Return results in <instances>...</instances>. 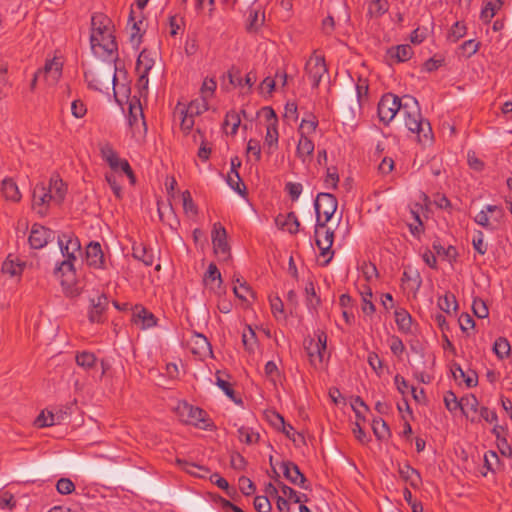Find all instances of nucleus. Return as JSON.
<instances>
[{"instance_id":"obj_1","label":"nucleus","mask_w":512,"mask_h":512,"mask_svg":"<svg viewBox=\"0 0 512 512\" xmlns=\"http://www.w3.org/2000/svg\"><path fill=\"white\" fill-rule=\"evenodd\" d=\"M90 44L93 54L103 62L116 63L118 48L113 35L111 20L102 13L91 18Z\"/></svg>"},{"instance_id":"obj_2","label":"nucleus","mask_w":512,"mask_h":512,"mask_svg":"<svg viewBox=\"0 0 512 512\" xmlns=\"http://www.w3.org/2000/svg\"><path fill=\"white\" fill-rule=\"evenodd\" d=\"M67 192V187L58 175L52 176L49 184L41 182L35 185L32 192V210L39 216L48 214L51 204L60 205Z\"/></svg>"},{"instance_id":"obj_3","label":"nucleus","mask_w":512,"mask_h":512,"mask_svg":"<svg viewBox=\"0 0 512 512\" xmlns=\"http://www.w3.org/2000/svg\"><path fill=\"white\" fill-rule=\"evenodd\" d=\"M401 115L407 129L417 135L420 143H427L432 140V128L430 122L421 115L417 99L410 95L404 96Z\"/></svg>"},{"instance_id":"obj_4","label":"nucleus","mask_w":512,"mask_h":512,"mask_svg":"<svg viewBox=\"0 0 512 512\" xmlns=\"http://www.w3.org/2000/svg\"><path fill=\"white\" fill-rule=\"evenodd\" d=\"M118 66H97L85 72V80L88 86L100 92H108L110 87L115 90L116 72Z\"/></svg>"},{"instance_id":"obj_5","label":"nucleus","mask_w":512,"mask_h":512,"mask_svg":"<svg viewBox=\"0 0 512 512\" xmlns=\"http://www.w3.org/2000/svg\"><path fill=\"white\" fill-rule=\"evenodd\" d=\"M303 345L309 357L310 364L316 369L320 368L325 359H328L330 356L327 351V335L322 330L315 332V338H305Z\"/></svg>"},{"instance_id":"obj_6","label":"nucleus","mask_w":512,"mask_h":512,"mask_svg":"<svg viewBox=\"0 0 512 512\" xmlns=\"http://www.w3.org/2000/svg\"><path fill=\"white\" fill-rule=\"evenodd\" d=\"M338 207L336 197L331 193L321 192L318 193L314 201V208L316 212V232L318 228H325L327 223L331 220Z\"/></svg>"},{"instance_id":"obj_7","label":"nucleus","mask_w":512,"mask_h":512,"mask_svg":"<svg viewBox=\"0 0 512 512\" xmlns=\"http://www.w3.org/2000/svg\"><path fill=\"white\" fill-rule=\"evenodd\" d=\"M403 102L404 96L400 98L393 93L384 94L377 108L379 120L384 125H388L395 118L397 113L401 114Z\"/></svg>"},{"instance_id":"obj_8","label":"nucleus","mask_w":512,"mask_h":512,"mask_svg":"<svg viewBox=\"0 0 512 512\" xmlns=\"http://www.w3.org/2000/svg\"><path fill=\"white\" fill-rule=\"evenodd\" d=\"M76 262L77 260L63 259L55 265L53 275L60 281L65 292L70 291L76 284Z\"/></svg>"},{"instance_id":"obj_9","label":"nucleus","mask_w":512,"mask_h":512,"mask_svg":"<svg viewBox=\"0 0 512 512\" xmlns=\"http://www.w3.org/2000/svg\"><path fill=\"white\" fill-rule=\"evenodd\" d=\"M177 410L181 420L187 424L194 425L201 429H207L210 426L206 412L199 407H194L184 402L179 404Z\"/></svg>"},{"instance_id":"obj_10","label":"nucleus","mask_w":512,"mask_h":512,"mask_svg":"<svg viewBox=\"0 0 512 512\" xmlns=\"http://www.w3.org/2000/svg\"><path fill=\"white\" fill-rule=\"evenodd\" d=\"M57 242L64 259L78 260L81 254V243L73 233H62L57 236Z\"/></svg>"},{"instance_id":"obj_11","label":"nucleus","mask_w":512,"mask_h":512,"mask_svg":"<svg viewBox=\"0 0 512 512\" xmlns=\"http://www.w3.org/2000/svg\"><path fill=\"white\" fill-rule=\"evenodd\" d=\"M316 245L320 250V256L327 257L323 262V266H327L333 256L334 251L331 249L334 241V231L330 228H318V233L315 231Z\"/></svg>"},{"instance_id":"obj_12","label":"nucleus","mask_w":512,"mask_h":512,"mask_svg":"<svg viewBox=\"0 0 512 512\" xmlns=\"http://www.w3.org/2000/svg\"><path fill=\"white\" fill-rule=\"evenodd\" d=\"M55 238V232L41 224H33L28 238L33 249H41Z\"/></svg>"},{"instance_id":"obj_13","label":"nucleus","mask_w":512,"mask_h":512,"mask_svg":"<svg viewBox=\"0 0 512 512\" xmlns=\"http://www.w3.org/2000/svg\"><path fill=\"white\" fill-rule=\"evenodd\" d=\"M284 477L293 485H296L302 489L308 490L309 485L304 474L300 471L297 464L292 461H283L281 463Z\"/></svg>"},{"instance_id":"obj_14","label":"nucleus","mask_w":512,"mask_h":512,"mask_svg":"<svg viewBox=\"0 0 512 512\" xmlns=\"http://www.w3.org/2000/svg\"><path fill=\"white\" fill-rule=\"evenodd\" d=\"M62 75V66H43L33 75L30 83L31 90L35 89L37 81L43 79L48 85L55 84Z\"/></svg>"},{"instance_id":"obj_15","label":"nucleus","mask_w":512,"mask_h":512,"mask_svg":"<svg viewBox=\"0 0 512 512\" xmlns=\"http://www.w3.org/2000/svg\"><path fill=\"white\" fill-rule=\"evenodd\" d=\"M212 244L217 255L222 254L226 259L229 256V245L227 243L226 229L220 224L215 223L212 230Z\"/></svg>"},{"instance_id":"obj_16","label":"nucleus","mask_w":512,"mask_h":512,"mask_svg":"<svg viewBox=\"0 0 512 512\" xmlns=\"http://www.w3.org/2000/svg\"><path fill=\"white\" fill-rule=\"evenodd\" d=\"M87 265L94 269H104L105 259L99 242H90L86 247Z\"/></svg>"},{"instance_id":"obj_17","label":"nucleus","mask_w":512,"mask_h":512,"mask_svg":"<svg viewBox=\"0 0 512 512\" xmlns=\"http://www.w3.org/2000/svg\"><path fill=\"white\" fill-rule=\"evenodd\" d=\"M91 308L88 318L92 323H100L103 321V314L108 307V298L105 294H98L90 300Z\"/></svg>"},{"instance_id":"obj_18","label":"nucleus","mask_w":512,"mask_h":512,"mask_svg":"<svg viewBox=\"0 0 512 512\" xmlns=\"http://www.w3.org/2000/svg\"><path fill=\"white\" fill-rule=\"evenodd\" d=\"M132 321L140 325L141 329H149L157 325L155 315L141 305H136L133 310Z\"/></svg>"},{"instance_id":"obj_19","label":"nucleus","mask_w":512,"mask_h":512,"mask_svg":"<svg viewBox=\"0 0 512 512\" xmlns=\"http://www.w3.org/2000/svg\"><path fill=\"white\" fill-rule=\"evenodd\" d=\"M128 123L133 129L142 126L144 131H146V122L139 100H134L129 103Z\"/></svg>"},{"instance_id":"obj_20","label":"nucleus","mask_w":512,"mask_h":512,"mask_svg":"<svg viewBox=\"0 0 512 512\" xmlns=\"http://www.w3.org/2000/svg\"><path fill=\"white\" fill-rule=\"evenodd\" d=\"M398 472L400 477L409 483V485L417 489L422 484V478L418 470L410 466L408 463L399 465Z\"/></svg>"},{"instance_id":"obj_21","label":"nucleus","mask_w":512,"mask_h":512,"mask_svg":"<svg viewBox=\"0 0 512 512\" xmlns=\"http://www.w3.org/2000/svg\"><path fill=\"white\" fill-rule=\"evenodd\" d=\"M1 193L7 201L19 202L22 198L18 185L14 179L10 177L2 180Z\"/></svg>"},{"instance_id":"obj_22","label":"nucleus","mask_w":512,"mask_h":512,"mask_svg":"<svg viewBox=\"0 0 512 512\" xmlns=\"http://www.w3.org/2000/svg\"><path fill=\"white\" fill-rule=\"evenodd\" d=\"M313 141L305 135V132H301L300 138L296 148V154L305 163L314 152Z\"/></svg>"},{"instance_id":"obj_23","label":"nucleus","mask_w":512,"mask_h":512,"mask_svg":"<svg viewBox=\"0 0 512 512\" xmlns=\"http://www.w3.org/2000/svg\"><path fill=\"white\" fill-rule=\"evenodd\" d=\"M191 351L200 357H204L212 353L211 344L208 339L202 334H194L192 337Z\"/></svg>"},{"instance_id":"obj_24","label":"nucleus","mask_w":512,"mask_h":512,"mask_svg":"<svg viewBox=\"0 0 512 512\" xmlns=\"http://www.w3.org/2000/svg\"><path fill=\"white\" fill-rule=\"evenodd\" d=\"M276 224L282 229H286L290 234L299 232L300 222L294 212H290L286 216H277Z\"/></svg>"},{"instance_id":"obj_25","label":"nucleus","mask_w":512,"mask_h":512,"mask_svg":"<svg viewBox=\"0 0 512 512\" xmlns=\"http://www.w3.org/2000/svg\"><path fill=\"white\" fill-rule=\"evenodd\" d=\"M132 255L135 259L141 261L146 266H151L154 262L152 250L142 243L133 244Z\"/></svg>"},{"instance_id":"obj_26","label":"nucleus","mask_w":512,"mask_h":512,"mask_svg":"<svg viewBox=\"0 0 512 512\" xmlns=\"http://www.w3.org/2000/svg\"><path fill=\"white\" fill-rule=\"evenodd\" d=\"M279 134L277 125L275 123H269L266 127V135L264 140V146L267 148L268 154H273L278 148Z\"/></svg>"},{"instance_id":"obj_27","label":"nucleus","mask_w":512,"mask_h":512,"mask_svg":"<svg viewBox=\"0 0 512 512\" xmlns=\"http://www.w3.org/2000/svg\"><path fill=\"white\" fill-rule=\"evenodd\" d=\"M177 464L187 473L199 478H206L210 473V470L202 465L188 462L185 460L177 459Z\"/></svg>"},{"instance_id":"obj_28","label":"nucleus","mask_w":512,"mask_h":512,"mask_svg":"<svg viewBox=\"0 0 512 512\" xmlns=\"http://www.w3.org/2000/svg\"><path fill=\"white\" fill-rule=\"evenodd\" d=\"M388 55L391 59L398 62H406L411 59L413 50L410 45L402 44L392 47L388 50Z\"/></svg>"},{"instance_id":"obj_29","label":"nucleus","mask_w":512,"mask_h":512,"mask_svg":"<svg viewBox=\"0 0 512 512\" xmlns=\"http://www.w3.org/2000/svg\"><path fill=\"white\" fill-rule=\"evenodd\" d=\"M273 417L275 418V421L272 422L273 425L278 428L281 427L282 432L289 439L296 443L298 441V439L296 438L297 436L301 441H303V436L300 433H296L292 425L286 424L284 418L280 414L273 413Z\"/></svg>"},{"instance_id":"obj_30","label":"nucleus","mask_w":512,"mask_h":512,"mask_svg":"<svg viewBox=\"0 0 512 512\" xmlns=\"http://www.w3.org/2000/svg\"><path fill=\"white\" fill-rule=\"evenodd\" d=\"M265 15L259 9L251 8L247 18L246 29L248 32H257L264 24Z\"/></svg>"},{"instance_id":"obj_31","label":"nucleus","mask_w":512,"mask_h":512,"mask_svg":"<svg viewBox=\"0 0 512 512\" xmlns=\"http://www.w3.org/2000/svg\"><path fill=\"white\" fill-rule=\"evenodd\" d=\"M109 167L114 171L117 172L119 170L123 171L131 180L132 183L135 182L134 173L130 167L129 162L126 159H121L118 155L113 158V160H110L107 162Z\"/></svg>"},{"instance_id":"obj_32","label":"nucleus","mask_w":512,"mask_h":512,"mask_svg":"<svg viewBox=\"0 0 512 512\" xmlns=\"http://www.w3.org/2000/svg\"><path fill=\"white\" fill-rule=\"evenodd\" d=\"M62 415L54 414L51 411H42L35 419V425L39 428L53 426L58 424Z\"/></svg>"},{"instance_id":"obj_33","label":"nucleus","mask_w":512,"mask_h":512,"mask_svg":"<svg viewBox=\"0 0 512 512\" xmlns=\"http://www.w3.org/2000/svg\"><path fill=\"white\" fill-rule=\"evenodd\" d=\"M452 373L454 378H463L467 387H475L478 383V376L475 371L464 372L459 364H454Z\"/></svg>"},{"instance_id":"obj_34","label":"nucleus","mask_w":512,"mask_h":512,"mask_svg":"<svg viewBox=\"0 0 512 512\" xmlns=\"http://www.w3.org/2000/svg\"><path fill=\"white\" fill-rule=\"evenodd\" d=\"M502 6L501 0H485L484 6L481 10V19L484 22H490V20L494 17L497 10H499Z\"/></svg>"},{"instance_id":"obj_35","label":"nucleus","mask_w":512,"mask_h":512,"mask_svg":"<svg viewBox=\"0 0 512 512\" xmlns=\"http://www.w3.org/2000/svg\"><path fill=\"white\" fill-rule=\"evenodd\" d=\"M272 470L273 473L275 474V481L278 483V486L285 497H288L290 500H293L294 503H300L302 501V497H304V501H307V496L305 494H303L302 496L298 495V493L293 488L279 481V474L277 473L275 468H272Z\"/></svg>"},{"instance_id":"obj_36","label":"nucleus","mask_w":512,"mask_h":512,"mask_svg":"<svg viewBox=\"0 0 512 512\" xmlns=\"http://www.w3.org/2000/svg\"><path fill=\"white\" fill-rule=\"evenodd\" d=\"M183 109L193 116H198L209 109L208 99L200 96V98L192 100L188 106Z\"/></svg>"},{"instance_id":"obj_37","label":"nucleus","mask_w":512,"mask_h":512,"mask_svg":"<svg viewBox=\"0 0 512 512\" xmlns=\"http://www.w3.org/2000/svg\"><path fill=\"white\" fill-rule=\"evenodd\" d=\"M395 322L402 332H408L411 329L412 318L411 315L404 309H398L395 311Z\"/></svg>"},{"instance_id":"obj_38","label":"nucleus","mask_w":512,"mask_h":512,"mask_svg":"<svg viewBox=\"0 0 512 512\" xmlns=\"http://www.w3.org/2000/svg\"><path fill=\"white\" fill-rule=\"evenodd\" d=\"M389 9L387 0H373L368 5V15L371 18H378L385 14Z\"/></svg>"},{"instance_id":"obj_39","label":"nucleus","mask_w":512,"mask_h":512,"mask_svg":"<svg viewBox=\"0 0 512 512\" xmlns=\"http://www.w3.org/2000/svg\"><path fill=\"white\" fill-rule=\"evenodd\" d=\"M433 250L438 256H441L449 261H453L458 256L457 250L454 246H448L445 248L441 245L440 241L436 240L432 244Z\"/></svg>"},{"instance_id":"obj_40","label":"nucleus","mask_w":512,"mask_h":512,"mask_svg":"<svg viewBox=\"0 0 512 512\" xmlns=\"http://www.w3.org/2000/svg\"><path fill=\"white\" fill-rule=\"evenodd\" d=\"M238 438L241 442L251 445L259 441L260 435L250 427L241 426L238 429Z\"/></svg>"},{"instance_id":"obj_41","label":"nucleus","mask_w":512,"mask_h":512,"mask_svg":"<svg viewBox=\"0 0 512 512\" xmlns=\"http://www.w3.org/2000/svg\"><path fill=\"white\" fill-rule=\"evenodd\" d=\"M97 358L92 352L83 351L76 355V363L78 366L89 370L96 364Z\"/></svg>"},{"instance_id":"obj_42","label":"nucleus","mask_w":512,"mask_h":512,"mask_svg":"<svg viewBox=\"0 0 512 512\" xmlns=\"http://www.w3.org/2000/svg\"><path fill=\"white\" fill-rule=\"evenodd\" d=\"M197 136H199V139H200V147L198 149L197 156L202 161H207L211 154V148L209 147L208 142L206 141V139H205L204 135L202 134V132L200 131V129H197L196 134L193 136L195 142L198 141Z\"/></svg>"},{"instance_id":"obj_43","label":"nucleus","mask_w":512,"mask_h":512,"mask_svg":"<svg viewBox=\"0 0 512 512\" xmlns=\"http://www.w3.org/2000/svg\"><path fill=\"white\" fill-rule=\"evenodd\" d=\"M438 306L442 311L448 314L451 313V311H454L457 308L455 296L451 293H446L444 296L439 297Z\"/></svg>"},{"instance_id":"obj_44","label":"nucleus","mask_w":512,"mask_h":512,"mask_svg":"<svg viewBox=\"0 0 512 512\" xmlns=\"http://www.w3.org/2000/svg\"><path fill=\"white\" fill-rule=\"evenodd\" d=\"M205 284L212 285L217 282V287L222 283L221 273L214 263H210L204 278Z\"/></svg>"},{"instance_id":"obj_45","label":"nucleus","mask_w":512,"mask_h":512,"mask_svg":"<svg viewBox=\"0 0 512 512\" xmlns=\"http://www.w3.org/2000/svg\"><path fill=\"white\" fill-rule=\"evenodd\" d=\"M240 123L241 118L236 111H229L226 113L224 120V128L227 129L228 127H231V135H235L237 133Z\"/></svg>"},{"instance_id":"obj_46","label":"nucleus","mask_w":512,"mask_h":512,"mask_svg":"<svg viewBox=\"0 0 512 512\" xmlns=\"http://www.w3.org/2000/svg\"><path fill=\"white\" fill-rule=\"evenodd\" d=\"M159 60L156 49H143L137 57L136 64H155Z\"/></svg>"},{"instance_id":"obj_47","label":"nucleus","mask_w":512,"mask_h":512,"mask_svg":"<svg viewBox=\"0 0 512 512\" xmlns=\"http://www.w3.org/2000/svg\"><path fill=\"white\" fill-rule=\"evenodd\" d=\"M493 351L499 359H504L507 357L510 353V344L508 340L504 337H499L496 339L493 346Z\"/></svg>"},{"instance_id":"obj_48","label":"nucleus","mask_w":512,"mask_h":512,"mask_svg":"<svg viewBox=\"0 0 512 512\" xmlns=\"http://www.w3.org/2000/svg\"><path fill=\"white\" fill-rule=\"evenodd\" d=\"M327 66H305L306 73L312 80L313 87H317L321 81L322 75L327 72Z\"/></svg>"},{"instance_id":"obj_49","label":"nucleus","mask_w":512,"mask_h":512,"mask_svg":"<svg viewBox=\"0 0 512 512\" xmlns=\"http://www.w3.org/2000/svg\"><path fill=\"white\" fill-rule=\"evenodd\" d=\"M227 183L235 192L242 196L245 195L246 187L243 184L239 173H228Z\"/></svg>"},{"instance_id":"obj_50","label":"nucleus","mask_w":512,"mask_h":512,"mask_svg":"<svg viewBox=\"0 0 512 512\" xmlns=\"http://www.w3.org/2000/svg\"><path fill=\"white\" fill-rule=\"evenodd\" d=\"M1 270L2 273L14 277L22 273L23 267L20 263H16L13 260L7 258L2 264Z\"/></svg>"},{"instance_id":"obj_51","label":"nucleus","mask_w":512,"mask_h":512,"mask_svg":"<svg viewBox=\"0 0 512 512\" xmlns=\"http://www.w3.org/2000/svg\"><path fill=\"white\" fill-rule=\"evenodd\" d=\"M362 296V311L366 315H372L375 312V305L373 304L372 291L369 287H366L364 291L361 292Z\"/></svg>"},{"instance_id":"obj_52","label":"nucleus","mask_w":512,"mask_h":512,"mask_svg":"<svg viewBox=\"0 0 512 512\" xmlns=\"http://www.w3.org/2000/svg\"><path fill=\"white\" fill-rule=\"evenodd\" d=\"M372 429L378 439H384L390 434L387 423L381 418L373 420Z\"/></svg>"},{"instance_id":"obj_53","label":"nucleus","mask_w":512,"mask_h":512,"mask_svg":"<svg viewBox=\"0 0 512 512\" xmlns=\"http://www.w3.org/2000/svg\"><path fill=\"white\" fill-rule=\"evenodd\" d=\"M216 385L225 393V395L227 397H229L234 402H237L236 396H235V391H234L231 383H229L228 381L224 380L220 376V372L219 371L216 373Z\"/></svg>"},{"instance_id":"obj_54","label":"nucleus","mask_w":512,"mask_h":512,"mask_svg":"<svg viewBox=\"0 0 512 512\" xmlns=\"http://www.w3.org/2000/svg\"><path fill=\"white\" fill-rule=\"evenodd\" d=\"M236 282L239 283V286H235L233 288L236 297L244 301L247 300L248 295L254 297L253 291L251 290L250 286L247 284L246 281L241 282L240 279L237 278Z\"/></svg>"},{"instance_id":"obj_55","label":"nucleus","mask_w":512,"mask_h":512,"mask_svg":"<svg viewBox=\"0 0 512 512\" xmlns=\"http://www.w3.org/2000/svg\"><path fill=\"white\" fill-rule=\"evenodd\" d=\"M217 83L213 78H205L200 88L201 97L209 100L214 95Z\"/></svg>"},{"instance_id":"obj_56","label":"nucleus","mask_w":512,"mask_h":512,"mask_svg":"<svg viewBox=\"0 0 512 512\" xmlns=\"http://www.w3.org/2000/svg\"><path fill=\"white\" fill-rule=\"evenodd\" d=\"M444 404L447 410L455 412L461 407V399L458 400L457 396L452 391H447L444 395Z\"/></svg>"},{"instance_id":"obj_57","label":"nucleus","mask_w":512,"mask_h":512,"mask_svg":"<svg viewBox=\"0 0 512 512\" xmlns=\"http://www.w3.org/2000/svg\"><path fill=\"white\" fill-rule=\"evenodd\" d=\"M56 490L59 494L69 495L75 490V484L69 478H60L56 483Z\"/></svg>"},{"instance_id":"obj_58","label":"nucleus","mask_w":512,"mask_h":512,"mask_svg":"<svg viewBox=\"0 0 512 512\" xmlns=\"http://www.w3.org/2000/svg\"><path fill=\"white\" fill-rule=\"evenodd\" d=\"M402 281L412 282L416 289H419L422 283V279L418 270H413L411 268L404 270Z\"/></svg>"},{"instance_id":"obj_59","label":"nucleus","mask_w":512,"mask_h":512,"mask_svg":"<svg viewBox=\"0 0 512 512\" xmlns=\"http://www.w3.org/2000/svg\"><path fill=\"white\" fill-rule=\"evenodd\" d=\"M325 187L327 189H337L339 182V175L337 169L335 167H330L327 169L326 177H325Z\"/></svg>"},{"instance_id":"obj_60","label":"nucleus","mask_w":512,"mask_h":512,"mask_svg":"<svg viewBox=\"0 0 512 512\" xmlns=\"http://www.w3.org/2000/svg\"><path fill=\"white\" fill-rule=\"evenodd\" d=\"M479 402L475 395L471 394L461 398V407L463 413H465V409H469L473 412L478 411Z\"/></svg>"},{"instance_id":"obj_61","label":"nucleus","mask_w":512,"mask_h":512,"mask_svg":"<svg viewBox=\"0 0 512 512\" xmlns=\"http://www.w3.org/2000/svg\"><path fill=\"white\" fill-rule=\"evenodd\" d=\"M271 311L276 319H285L284 304L279 297L270 299Z\"/></svg>"},{"instance_id":"obj_62","label":"nucleus","mask_w":512,"mask_h":512,"mask_svg":"<svg viewBox=\"0 0 512 512\" xmlns=\"http://www.w3.org/2000/svg\"><path fill=\"white\" fill-rule=\"evenodd\" d=\"M303 190L301 183L288 182L285 185V191L289 194L292 201L298 200Z\"/></svg>"},{"instance_id":"obj_63","label":"nucleus","mask_w":512,"mask_h":512,"mask_svg":"<svg viewBox=\"0 0 512 512\" xmlns=\"http://www.w3.org/2000/svg\"><path fill=\"white\" fill-rule=\"evenodd\" d=\"M466 33V27L463 23L461 22H456L450 32H449V35H448V38L453 41V42H456L458 41L460 38H462Z\"/></svg>"},{"instance_id":"obj_64","label":"nucleus","mask_w":512,"mask_h":512,"mask_svg":"<svg viewBox=\"0 0 512 512\" xmlns=\"http://www.w3.org/2000/svg\"><path fill=\"white\" fill-rule=\"evenodd\" d=\"M254 508L257 512H270L271 503L266 496H256L254 499Z\"/></svg>"}]
</instances>
